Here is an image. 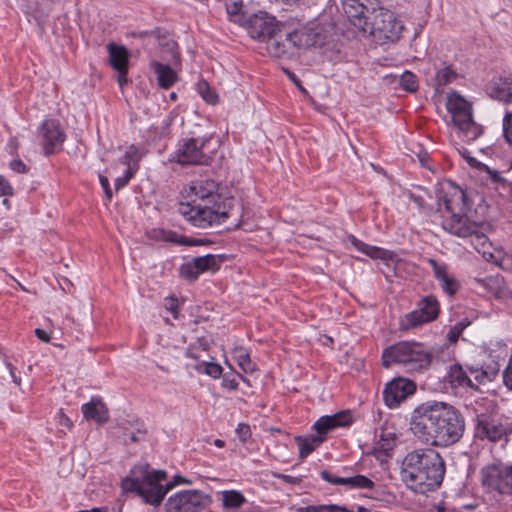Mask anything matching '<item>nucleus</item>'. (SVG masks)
I'll list each match as a JSON object with an SVG mask.
<instances>
[{
    "mask_svg": "<svg viewBox=\"0 0 512 512\" xmlns=\"http://www.w3.org/2000/svg\"><path fill=\"white\" fill-rule=\"evenodd\" d=\"M369 25L371 33H378L380 38L391 42L398 40L403 30V24L396 14L383 7L373 9Z\"/></svg>",
    "mask_w": 512,
    "mask_h": 512,
    "instance_id": "12",
    "label": "nucleus"
},
{
    "mask_svg": "<svg viewBox=\"0 0 512 512\" xmlns=\"http://www.w3.org/2000/svg\"><path fill=\"white\" fill-rule=\"evenodd\" d=\"M484 227L483 223L477 224L476 232L470 235L472 238L471 243L477 252L481 253L483 257L487 255V249L491 247V243L485 233L482 231Z\"/></svg>",
    "mask_w": 512,
    "mask_h": 512,
    "instance_id": "34",
    "label": "nucleus"
},
{
    "mask_svg": "<svg viewBox=\"0 0 512 512\" xmlns=\"http://www.w3.org/2000/svg\"><path fill=\"white\" fill-rule=\"evenodd\" d=\"M503 135L506 141L512 145V112H506L503 118Z\"/></svg>",
    "mask_w": 512,
    "mask_h": 512,
    "instance_id": "50",
    "label": "nucleus"
},
{
    "mask_svg": "<svg viewBox=\"0 0 512 512\" xmlns=\"http://www.w3.org/2000/svg\"><path fill=\"white\" fill-rule=\"evenodd\" d=\"M45 154L49 155L60 149L66 135L57 120H45L39 128Z\"/></svg>",
    "mask_w": 512,
    "mask_h": 512,
    "instance_id": "16",
    "label": "nucleus"
},
{
    "mask_svg": "<svg viewBox=\"0 0 512 512\" xmlns=\"http://www.w3.org/2000/svg\"><path fill=\"white\" fill-rule=\"evenodd\" d=\"M399 85L408 92H415L418 89L417 78L410 71H405L400 76Z\"/></svg>",
    "mask_w": 512,
    "mask_h": 512,
    "instance_id": "42",
    "label": "nucleus"
},
{
    "mask_svg": "<svg viewBox=\"0 0 512 512\" xmlns=\"http://www.w3.org/2000/svg\"><path fill=\"white\" fill-rule=\"evenodd\" d=\"M210 502V496L200 490H181L168 498L165 507L167 512H200Z\"/></svg>",
    "mask_w": 512,
    "mask_h": 512,
    "instance_id": "11",
    "label": "nucleus"
},
{
    "mask_svg": "<svg viewBox=\"0 0 512 512\" xmlns=\"http://www.w3.org/2000/svg\"><path fill=\"white\" fill-rule=\"evenodd\" d=\"M320 477L326 481L327 483L331 484V485H344L346 486V477H339V476H336L334 475L331 471L329 470H322L320 472Z\"/></svg>",
    "mask_w": 512,
    "mask_h": 512,
    "instance_id": "49",
    "label": "nucleus"
},
{
    "mask_svg": "<svg viewBox=\"0 0 512 512\" xmlns=\"http://www.w3.org/2000/svg\"><path fill=\"white\" fill-rule=\"evenodd\" d=\"M440 313V305L437 298L433 295H427L418 301L416 309L405 314L399 323L402 331L422 326L436 320Z\"/></svg>",
    "mask_w": 512,
    "mask_h": 512,
    "instance_id": "9",
    "label": "nucleus"
},
{
    "mask_svg": "<svg viewBox=\"0 0 512 512\" xmlns=\"http://www.w3.org/2000/svg\"><path fill=\"white\" fill-rule=\"evenodd\" d=\"M407 196L420 210H425L427 208L424 196L414 192H408Z\"/></svg>",
    "mask_w": 512,
    "mask_h": 512,
    "instance_id": "55",
    "label": "nucleus"
},
{
    "mask_svg": "<svg viewBox=\"0 0 512 512\" xmlns=\"http://www.w3.org/2000/svg\"><path fill=\"white\" fill-rule=\"evenodd\" d=\"M99 182L101 184V187L103 188L104 192H105V195L107 197L108 200H111L112 199V190L110 188V183H109V180L106 176L104 175H99Z\"/></svg>",
    "mask_w": 512,
    "mask_h": 512,
    "instance_id": "60",
    "label": "nucleus"
},
{
    "mask_svg": "<svg viewBox=\"0 0 512 512\" xmlns=\"http://www.w3.org/2000/svg\"><path fill=\"white\" fill-rule=\"evenodd\" d=\"M427 262L428 264L431 266L432 270H433V273H434V277L439 281L440 279H442L444 276H446L448 274L447 270H448V267L446 264L444 263H438L435 259L433 258H429L427 259Z\"/></svg>",
    "mask_w": 512,
    "mask_h": 512,
    "instance_id": "48",
    "label": "nucleus"
},
{
    "mask_svg": "<svg viewBox=\"0 0 512 512\" xmlns=\"http://www.w3.org/2000/svg\"><path fill=\"white\" fill-rule=\"evenodd\" d=\"M83 416L88 421H94L103 425L109 420V411L106 405L99 398H92L88 403L81 407Z\"/></svg>",
    "mask_w": 512,
    "mask_h": 512,
    "instance_id": "23",
    "label": "nucleus"
},
{
    "mask_svg": "<svg viewBox=\"0 0 512 512\" xmlns=\"http://www.w3.org/2000/svg\"><path fill=\"white\" fill-rule=\"evenodd\" d=\"M146 429L143 427L137 428L136 432H129L124 434V442L125 444L129 442H140L146 436Z\"/></svg>",
    "mask_w": 512,
    "mask_h": 512,
    "instance_id": "51",
    "label": "nucleus"
},
{
    "mask_svg": "<svg viewBox=\"0 0 512 512\" xmlns=\"http://www.w3.org/2000/svg\"><path fill=\"white\" fill-rule=\"evenodd\" d=\"M140 474L134 477H127L122 481L123 489L136 492L141 496L145 503L157 506L159 505L167 492L175 485L185 482L181 476H176L173 482L165 485L162 481L166 480L167 474L163 470H150L147 466L139 469Z\"/></svg>",
    "mask_w": 512,
    "mask_h": 512,
    "instance_id": "5",
    "label": "nucleus"
},
{
    "mask_svg": "<svg viewBox=\"0 0 512 512\" xmlns=\"http://www.w3.org/2000/svg\"><path fill=\"white\" fill-rule=\"evenodd\" d=\"M325 441V437L310 435L308 437H296V442L299 446V457L301 459L306 458L311 454L315 448L321 445Z\"/></svg>",
    "mask_w": 512,
    "mask_h": 512,
    "instance_id": "29",
    "label": "nucleus"
},
{
    "mask_svg": "<svg viewBox=\"0 0 512 512\" xmlns=\"http://www.w3.org/2000/svg\"><path fill=\"white\" fill-rule=\"evenodd\" d=\"M192 262L200 274L206 271L215 272L220 268V261L218 256L213 254L194 257Z\"/></svg>",
    "mask_w": 512,
    "mask_h": 512,
    "instance_id": "30",
    "label": "nucleus"
},
{
    "mask_svg": "<svg viewBox=\"0 0 512 512\" xmlns=\"http://www.w3.org/2000/svg\"><path fill=\"white\" fill-rule=\"evenodd\" d=\"M238 378L242 381L246 382L247 379L243 377L241 374H234L232 372L225 373L222 376V387L228 391H234L238 388Z\"/></svg>",
    "mask_w": 512,
    "mask_h": 512,
    "instance_id": "43",
    "label": "nucleus"
},
{
    "mask_svg": "<svg viewBox=\"0 0 512 512\" xmlns=\"http://www.w3.org/2000/svg\"><path fill=\"white\" fill-rule=\"evenodd\" d=\"M474 281L484 287L489 293H492L497 299L512 300V290L499 276H490L487 278H475Z\"/></svg>",
    "mask_w": 512,
    "mask_h": 512,
    "instance_id": "22",
    "label": "nucleus"
},
{
    "mask_svg": "<svg viewBox=\"0 0 512 512\" xmlns=\"http://www.w3.org/2000/svg\"><path fill=\"white\" fill-rule=\"evenodd\" d=\"M131 36L138 37V38H145V37H160V29H154V30H145V31H135L131 32Z\"/></svg>",
    "mask_w": 512,
    "mask_h": 512,
    "instance_id": "58",
    "label": "nucleus"
},
{
    "mask_svg": "<svg viewBox=\"0 0 512 512\" xmlns=\"http://www.w3.org/2000/svg\"><path fill=\"white\" fill-rule=\"evenodd\" d=\"M164 306H165V308L169 312H171V314L173 315V317L175 319L178 318V315H179V312H178L179 304H178V299L176 297L170 296V297L165 298Z\"/></svg>",
    "mask_w": 512,
    "mask_h": 512,
    "instance_id": "53",
    "label": "nucleus"
},
{
    "mask_svg": "<svg viewBox=\"0 0 512 512\" xmlns=\"http://www.w3.org/2000/svg\"><path fill=\"white\" fill-rule=\"evenodd\" d=\"M35 335L37 336V338L43 342H49L50 339H51V336L50 334L45 331L44 329H41V328H36L35 329Z\"/></svg>",
    "mask_w": 512,
    "mask_h": 512,
    "instance_id": "63",
    "label": "nucleus"
},
{
    "mask_svg": "<svg viewBox=\"0 0 512 512\" xmlns=\"http://www.w3.org/2000/svg\"><path fill=\"white\" fill-rule=\"evenodd\" d=\"M346 486L352 489H373L375 483L368 477L357 474L351 477H346Z\"/></svg>",
    "mask_w": 512,
    "mask_h": 512,
    "instance_id": "38",
    "label": "nucleus"
},
{
    "mask_svg": "<svg viewBox=\"0 0 512 512\" xmlns=\"http://www.w3.org/2000/svg\"><path fill=\"white\" fill-rule=\"evenodd\" d=\"M216 495L225 512H237L247 503L244 495L237 490L219 491Z\"/></svg>",
    "mask_w": 512,
    "mask_h": 512,
    "instance_id": "25",
    "label": "nucleus"
},
{
    "mask_svg": "<svg viewBox=\"0 0 512 512\" xmlns=\"http://www.w3.org/2000/svg\"><path fill=\"white\" fill-rule=\"evenodd\" d=\"M209 138L182 139L175 152L176 161L181 165H209L213 157L205 151Z\"/></svg>",
    "mask_w": 512,
    "mask_h": 512,
    "instance_id": "10",
    "label": "nucleus"
},
{
    "mask_svg": "<svg viewBox=\"0 0 512 512\" xmlns=\"http://www.w3.org/2000/svg\"><path fill=\"white\" fill-rule=\"evenodd\" d=\"M179 273L182 278L191 282L197 280L200 275L198 270L194 267L192 260L183 263L180 266Z\"/></svg>",
    "mask_w": 512,
    "mask_h": 512,
    "instance_id": "45",
    "label": "nucleus"
},
{
    "mask_svg": "<svg viewBox=\"0 0 512 512\" xmlns=\"http://www.w3.org/2000/svg\"><path fill=\"white\" fill-rule=\"evenodd\" d=\"M448 378L449 382L454 387L476 388L471 378L467 375V371H465L461 365L455 364L451 366L448 373Z\"/></svg>",
    "mask_w": 512,
    "mask_h": 512,
    "instance_id": "28",
    "label": "nucleus"
},
{
    "mask_svg": "<svg viewBox=\"0 0 512 512\" xmlns=\"http://www.w3.org/2000/svg\"><path fill=\"white\" fill-rule=\"evenodd\" d=\"M442 290L449 296L454 295L460 288L459 282L448 274L439 280Z\"/></svg>",
    "mask_w": 512,
    "mask_h": 512,
    "instance_id": "44",
    "label": "nucleus"
},
{
    "mask_svg": "<svg viewBox=\"0 0 512 512\" xmlns=\"http://www.w3.org/2000/svg\"><path fill=\"white\" fill-rule=\"evenodd\" d=\"M381 361L385 368L397 365L406 373L422 374L431 367L433 352L422 342L399 341L383 350Z\"/></svg>",
    "mask_w": 512,
    "mask_h": 512,
    "instance_id": "4",
    "label": "nucleus"
},
{
    "mask_svg": "<svg viewBox=\"0 0 512 512\" xmlns=\"http://www.w3.org/2000/svg\"><path fill=\"white\" fill-rule=\"evenodd\" d=\"M219 184L212 179L193 181L189 187V202H181L178 212L194 227L206 229L224 223L231 214L232 199L218 192Z\"/></svg>",
    "mask_w": 512,
    "mask_h": 512,
    "instance_id": "2",
    "label": "nucleus"
},
{
    "mask_svg": "<svg viewBox=\"0 0 512 512\" xmlns=\"http://www.w3.org/2000/svg\"><path fill=\"white\" fill-rule=\"evenodd\" d=\"M13 195V187L9 183V181L0 176V196H12Z\"/></svg>",
    "mask_w": 512,
    "mask_h": 512,
    "instance_id": "56",
    "label": "nucleus"
},
{
    "mask_svg": "<svg viewBox=\"0 0 512 512\" xmlns=\"http://www.w3.org/2000/svg\"><path fill=\"white\" fill-rule=\"evenodd\" d=\"M457 78L456 71L450 65L443 64L441 68H438L434 78V86L436 90L444 87L454 81Z\"/></svg>",
    "mask_w": 512,
    "mask_h": 512,
    "instance_id": "33",
    "label": "nucleus"
},
{
    "mask_svg": "<svg viewBox=\"0 0 512 512\" xmlns=\"http://www.w3.org/2000/svg\"><path fill=\"white\" fill-rule=\"evenodd\" d=\"M416 384L414 381L398 377L386 384L383 390V399L389 408L397 407L408 396L414 394Z\"/></svg>",
    "mask_w": 512,
    "mask_h": 512,
    "instance_id": "15",
    "label": "nucleus"
},
{
    "mask_svg": "<svg viewBox=\"0 0 512 512\" xmlns=\"http://www.w3.org/2000/svg\"><path fill=\"white\" fill-rule=\"evenodd\" d=\"M290 32L292 39L295 42L296 52L299 49H308L319 45L323 40L321 34L313 27L302 26L299 28H292L290 26Z\"/></svg>",
    "mask_w": 512,
    "mask_h": 512,
    "instance_id": "21",
    "label": "nucleus"
},
{
    "mask_svg": "<svg viewBox=\"0 0 512 512\" xmlns=\"http://www.w3.org/2000/svg\"><path fill=\"white\" fill-rule=\"evenodd\" d=\"M470 325V321L468 319H462L461 321H458L453 326L450 327L449 331L447 332V340L450 343H456L460 337V335L463 333L466 327Z\"/></svg>",
    "mask_w": 512,
    "mask_h": 512,
    "instance_id": "41",
    "label": "nucleus"
},
{
    "mask_svg": "<svg viewBox=\"0 0 512 512\" xmlns=\"http://www.w3.org/2000/svg\"><path fill=\"white\" fill-rule=\"evenodd\" d=\"M149 237L156 241L169 242L183 246H201L212 243L208 239L186 237L173 230L166 229H153L149 233Z\"/></svg>",
    "mask_w": 512,
    "mask_h": 512,
    "instance_id": "20",
    "label": "nucleus"
},
{
    "mask_svg": "<svg viewBox=\"0 0 512 512\" xmlns=\"http://www.w3.org/2000/svg\"><path fill=\"white\" fill-rule=\"evenodd\" d=\"M499 373V366L494 364L493 366H488L486 368L479 367V369H475L474 379L478 383L490 382L496 378Z\"/></svg>",
    "mask_w": 512,
    "mask_h": 512,
    "instance_id": "37",
    "label": "nucleus"
},
{
    "mask_svg": "<svg viewBox=\"0 0 512 512\" xmlns=\"http://www.w3.org/2000/svg\"><path fill=\"white\" fill-rule=\"evenodd\" d=\"M503 379H504V383H505L506 387L512 391V354L509 359L508 366L506 367V369L504 371Z\"/></svg>",
    "mask_w": 512,
    "mask_h": 512,
    "instance_id": "57",
    "label": "nucleus"
},
{
    "mask_svg": "<svg viewBox=\"0 0 512 512\" xmlns=\"http://www.w3.org/2000/svg\"><path fill=\"white\" fill-rule=\"evenodd\" d=\"M445 210L450 214L442 222L445 231L452 235L467 238L476 232L477 222H472L464 214L468 208L466 193L459 187H454L451 193L440 198Z\"/></svg>",
    "mask_w": 512,
    "mask_h": 512,
    "instance_id": "6",
    "label": "nucleus"
},
{
    "mask_svg": "<svg viewBox=\"0 0 512 512\" xmlns=\"http://www.w3.org/2000/svg\"><path fill=\"white\" fill-rule=\"evenodd\" d=\"M272 37L268 38L266 44L267 53L278 59H291L297 52L295 42L292 39L290 25L284 23L280 29H277Z\"/></svg>",
    "mask_w": 512,
    "mask_h": 512,
    "instance_id": "14",
    "label": "nucleus"
},
{
    "mask_svg": "<svg viewBox=\"0 0 512 512\" xmlns=\"http://www.w3.org/2000/svg\"><path fill=\"white\" fill-rule=\"evenodd\" d=\"M118 72L117 81L120 85V87H123L124 84L127 83V74H128V68H123L120 70H116Z\"/></svg>",
    "mask_w": 512,
    "mask_h": 512,
    "instance_id": "64",
    "label": "nucleus"
},
{
    "mask_svg": "<svg viewBox=\"0 0 512 512\" xmlns=\"http://www.w3.org/2000/svg\"><path fill=\"white\" fill-rule=\"evenodd\" d=\"M276 477L283 480L285 483H288V484H299L301 482L300 477L291 476V475H287V474H278V475H276Z\"/></svg>",
    "mask_w": 512,
    "mask_h": 512,
    "instance_id": "61",
    "label": "nucleus"
},
{
    "mask_svg": "<svg viewBox=\"0 0 512 512\" xmlns=\"http://www.w3.org/2000/svg\"><path fill=\"white\" fill-rule=\"evenodd\" d=\"M446 107L454 125L458 127L466 141H474L482 134V127L473 120L471 104L460 94L451 93L447 98Z\"/></svg>",
    "mask_w": 512,
    "mask_h": 512,
    "instance_id": "8",
    "label": "nucleus"
},
{
    "mask_svg": "<svg viewBox=\"0 0 512 512\" xmlns=\"http://www.w3.org/2000/svg\"><path fill=\"white\" fill-rule=\"evenodd\" d=\"M283 24L267 12L259 11L247 16L242 26L251 38L266 43Z\"/></svg>",
    "mask_w": 512,
    "mask_h": 512,
    "instance_id": "13",
    "label": "nucleus"
},
{
    "mask_svg": "<svg viewBox=\"0 0 512 512\" xmlns=\"http://www.w3.org/2000/svg\"><path fill=\"white\" fill-rule=\"evenodd\" d=\"M135 173H132V171H126L123 176L118 177L115 179V190L119 191L120 189L124 188L129 181L134 177Z\"/></svg>",
    "mask_w": 512,
    "mask_h": 512,
    "instance_id": "54",
    "label": "nucleus"
},
{
    "mask_svg": "<svg viewBox=\"0 0 512 512\" xmlns=\"http://www.w3.org/2000/svg\"><path fill=\"white\" fill-rule=\"evenodd\" d=\"M236 434L242 443H245L251 437V428L248 424L239 423L236 428Z\"/></svg>",
    "mask_w": 512,
    "mask_h": 512,
    "instance_id": "52",
    "label": "nucleus"
},
{
    "mask_svg": "<svg viewBox=\"0 0 512 512\" xmlns=\"http://www.w3.org/2000/svg\"><path fill=\"white\" fill-rule=\"evenodd\" d=\"M395 446V435L393 433H384L380 435V439L377 441L374 447L375 453L380 452L384 455H388Z\"/></svg>",
    "mask_w": 512,
    "mask_h": 512,
    "instance_id": "36",
    "label": "nucleus"
},
{
    "mask_svg": "<svg viewBox=\"0 0 512 512\" xmlns=\"http://www.w3.org/2000/svg\"><path fill=\"white\" fill-rule=\"evenodd\" d=\"M410 430L423 444L448 447L463 437L465 420L459 410L452 405L427 401L413 410Z\"/></svg>",
    "mask_w": 512,
    "mask_h": 512,
    "instance_id": "1",
    "label": "nucleus"
},
{
    "mask_svg": "<svg viewBox=\"0 0 512 512\" xmlns=\"http://www.w3.org/2000/svg\"><path fill=\"white\" fill-rule=\"evenodd\" d=\"M140 160L141 154L139 149L134 145H130L125 154L120 158V163L127 167L126 171H132V173L136 174Z\"/></svg>",
    "mask_w": 512,
    "mask_h": 512,
    "instance_id": "32",
    "label": "nucleus"
},
{
    "mask_svg": "<svg viewBox=\"0 0 512 512\" xmlns=\"http://www.w3.org/2000/svg\"><path fill=\"white\" fill-rule=\"evenodd\" d=\"M107 49L109 52V63L114 70L128 68L129 54L124 46L109 43Z\"/></svg>",
    "mask_w": 512,
    "mask_h": 512,
    "instance_id": "27",
    "label": "nucleus"
},
{
    "mask_svg": "<svg viewBox=\"0 0 512 512\" xmlns=\"http://www.w3.org/2000/svg\"><path fill=\"white\" fill-rule=\"evenodd\" d=\"M505 465L492 464L484 467L481 471L482 485L490 491H496L499 494L510 491V486L505 482Z\"/></svg>",
    "mask_w": 512,
    "mask_h": 512,
    "instance_id": "17",
    "label": "nucleus"
},
{
    "mask_svg": "<svg viewBox=\"0 0 512 512\" xmlns=\"http://www.w3.org/2000/svg\"><path fill=\"white\" fill-rule=\"evenodd\" d=\"M354 244L360 251L374 259L383 258L386 253V251L381 248L370 246L359 241Z\"/></svg>",
    "mask_w": 512,
    "mask_h": 512,
    "instance_id": "46",
    "label": "nucleus"
},
{
    "mask_svg": "<svg viewBox=\"0 0 512 512\" xmlns=\"http://www.w3.org/2000/svg\"><path fill=\"white\" fill-rule=\"evenodd\" d=\"M195 369L199 372H204L205 374L211 376L214 379L219 378L222 375L223 371L222 367L219 364L205 361L196 365Z\"/></svg>",
    "mask_w": 512,
    "mask_h": 512,
    "instance_id": "40",
    "label": "nucleus"
},
{
    "mask_svg": "<svg viewBox=\"0 0 512 512\" xmlns=\"http://www.w3.org/2000/svg\"><path fill=\"white\" fill-rule=\"evenodd\" d=\"M475 404L477 413L475 433L478 438L496 442L508 433L509 429L494 416L498 409L495 399L481 397L475 400Z\"/></svg>",
    "mask_w": 512,
    "mask_h": 512,
    "instance_id": "7",
    "label": "nucleus"
},
{
    "mask_svg": "<svg viewBox=\"0 0 512 512\" xmlns=\"http://www.w3.org/2000/svg\"><path fill=\"white\" fill-rule=\"evenodd\" d=\"M353 423V416L349 410L340 411L333 415H325L320 417L313 425V429L316 431L315 436H322L326 438V435L337 427L349 426Z\"/></svg>",
    "mask_w": 512,
    "mask_h": 512,
    "instance_id": "18",
    "label": "nucleus"
},
{
    "mask_svg": "<svg viewBox=\"0 0 512 512\" xmlns=\"http://www.w3.org/2000/svg\"><path fill=\"white\" fill-rule=\"evenodd\" d=\"M512 79L504 77H494L487 85V94L494 99L506 102L511 97Z\"/></svg>",
    "mask_w": 512,
    "mask_h": 512,
    "instance_id": "24",
    "label": "nucleus"
},
{
    "mask_svg": "<svg viewBox=\"0 0 512 512\" xmlns=\"http://www.w3.org/2000/svg\"><path fill=\"white\" fill-rule=\"evenodd\" d=\"M150 69L156 74L158 85L163 89L170 88L178 80L177 73L168 64L153 60Z\"/></svg>",
    "mask_w": 512,
    "mask_h": 512,
    "instance_id": "26",
    "label": "nucleus"
},
{
    "mask_svg": "<svg viewBox=\"0 0 512 512\" xmlns=\"http://www.w3.org/2000/svg\"><path fill=\"white\" fill-rule=\"evenodd\" d=\"M445 470V462L437 451L419 448L407 453L402 460L400 478L407 489L425 495L441 486Z\"/></svg>",
    "mask_w": 512,
    "mask_h": 512,
    "instance_id": "3",
    "label": "nucleus"
},
{
    "mask_svg": "<svg viewBox=\"0 0 512 512\" xmlns=\"http://www.w3.org/2000/svg\"><path fill=\"white\" fill-rule=\"evenodd\" d=\"M342 9L350 23L361 31L366 32L369 26L366 12L367 7L360 0H342Z\"/></svg>",
    "mask_w": 512,
    "mask_h": 512,
    "instance_id": "19",
    "label": "nucleus"
},
{
    "mask_svg": "<svg viewBox=\"0 0 512 512\" xmlns=\"http://www.w3.org/2000/svg\"><path fill=\"white\" fill-rule=\"evenodd\" d=\"M10 168L16 173H27L28 167L20 159H14L10 162Z\"/></svg>",
    "mask_w": 512,
    "mask_h": 512,
    "instance_id": "59",
    "label": "nucleus"
},
{
    "mask_svg": "<svg viewBox=\"0 0 512 512\" xmlns=\"http://www.w3.org/2000/svg\"><path fill=\"white\" fill-rule=\"evenodd\" d=\"M197 91L203 100H205L208 104L215 105L218 103V95L210 87L206 80H200L197 83Z\"/></svg>",
    "mask_w": 512,
    "mask_h": 512,
    "instance_id": "39",
    "label": "nucleus"
},
{
    "mask_svg": "<svg viewBox=\"0 0 512 512\" xmlns=\"http://www.w3.org/2000/svg\"><path fill=\"white\" fill-rule=\"evenodd\" d=\"M297 512H354L344 505L338 504H318L300 507Z\"/></svg>",
    "mask_w": 512,
    "mask_h": 512,
    "instance_id": "35",
    "label": "nucleus"
},
{
    "mask_svg": "<svg viewBox=\"0 0 512 512\" xmlns=\"http://www.w3.org/2000/svg\"><path fill=\"white\" fill-rule=\"evenodd\" d=\"M504 477H505V482H507V485L511 486L510 491L504 492V494L511 495L512 494V465L511 466L505 465Z\"/></svg>",
    "mask_w": 512,
    "mask_h": 512,
    "instance_id": "62",
    "label": "nucleus"
},
{
    "mask_svg": "<svg viewBox=\"0 0 512 512\" xmlns=\"http://www.w3.org/2000/svg\"><path fill=\"white\" fill-rule=\"evenodd\" d=\"M224 6L230 21L242 25L246 20V16L242 10V0H224Z\"/></svg>",
    "mask_w": 512,
    "mask_h": 512,
    "instance_id": "31",
    "label": "nucleus"
},
{
    "mask_svg": "<svg viewBox=\"0 0 512 512\" xmlns=\"http://www.w3.org/2000/svg\"><path fill=\"white\" fill-rule=\"evenodd\" d=\"M237 363L244 372H251L254 370V365L250 359L249 354L244 349L237 351Z\"/></svg>",
    "mask_w": 512,
    "mask_h": 512,
    "instance_id": "47",
    "label": "nucleus"
}]
</instances>
